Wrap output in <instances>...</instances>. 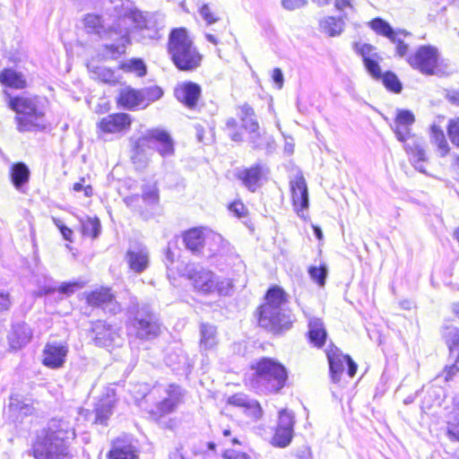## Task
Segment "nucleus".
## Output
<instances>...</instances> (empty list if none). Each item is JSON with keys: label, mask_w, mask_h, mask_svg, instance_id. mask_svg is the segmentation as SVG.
Wrapping results in <instances>:
<instances>
[{"label": "nucleus", "mask_w": 459, "mask_h": 459, "mask_svg": "<svg viewBox=\"0 0 459 459\" xmlns=\"http://www.w3.org/2000/svg\"><path fill=\"white\" fill-rule=\"evenodd\" d=\"M380 57H371L369 59L364 60V65L368 71V73L376 80H380L382 77V72L380 65L378 64L377 59Z\"/></svg>", "instance_id": "47"}, {"label": "nucleus", "mask_w": 459, "mask_h": 459, "mask_svg": "<svg viewBox=\"0 0 459 459\" xmlns=\"http://www.w3.org/2000/svg\"><path fill=\"white\" fill-rule=\"evenodd\" d=\"M447 134L451 143L459 148V117L450 121L447 127Z\"/></svg>", "instance_id": "50"}, {"label": "nucleus", "mask_w": 459, "mask_h": 459, "mask_svg": "<svg viewBox=\"0 0 459 459\" xmlns=\"http://www.w3.org/2000/svg\"><path fill=\"white\" fill-rule=\"evenodd\" d=\"M268 169L261 162H256L249 168L239 169L236 173L238 179L250 191L255 192L261 187L263 179L266 177Z\"/></svg>", "instance_id": "14"}, {"label": "nucleus", "mask_w": 459, "mask_h": 459, "mask_svg": "<svg viewBox=\"0 0 459 459\" xmlns=\"http://www.w3.org/2000/svg\"><path fill=\"white\" fill-rule=\"evenodd\" d=\"M127 329L141 340H152L160 333L158 315L145 303L133 304L128 310Z\"/></svg>", "instance_id": "7"}, {"label": "nucleus", "mask_w": 459, "mask_h": 459, "mask_svg": "<svg viewBox=\"0 0 459 459\" xmlns=\"http://www.w3.org/2000/svg\"><path fill=\"white\" fill-rule=\"evenodd\" d=\"M110 289H99L92 291L87 300L90 305L102 307L104 310L116 314L121 310L120 305L109 292Z\"/></svg>", "instance_id": "21"}, {"label": "nucleus", "mask_w": 459, "mask_h": 459, "mask_svg": "<svg viewBox=\"0 0 459 459\" xmlns=\"http://www.w3.org/2000/svg\"><path fill=\"white\" fill-rule=\"evenodd\" d=\"M53 222L59 229L63 238L65 240L72 242L73 230L70 228L66 227L60 219L53 218Z\"/></svg>", "instance_id": "56"}, {"label": "nucleus", "mask_w": 459, "mask_h": 459, "mask_svg": "<svg viewBox=\"0 0 459 459\" xmlns=\"http://www.w3.org/2000/svg\"><path fill=\"white\" fill-rule=\"evenodd\" d=\"M201 87L193 82H186L178 85L175 89L176 98L189 108H195L201 96Z\"/></svg>", "instance_id": "20"}, {"label": "nucleus", "mask_w": 459, "mask_h": 459, "mask_svg": "<svg viewBox=\"0 0 459 459\" xmlns=\"http://www.w3.org/2000/svg\"><path fill=\"white\" fill-rule=\"evenodd\" d=\"M238 116L242 122L243 128L247 133H254V131L259 129V124L255 118V110L248 103H244L239 107Z\"/></svg>", "instance_id": "30"}, {"label": "nucleus", "mask_w": 459, "mask_h": 459, "mask_svg": "<svg viewBox=\"0 0 459 459\" xmlns=\"http://www.w3.org/2000/svg\"><path fill=\"white\" fill-rule=\"evenodd\" d=\"M184 275L194 287H221L215 273L199 264H187Z\"/></svg>", "instance_id": "13"}, {"label": "nucleus", "mask_w": 459, "mask_h": 459, "mask_svg": "<svg viewBox=\"0 0 459 459\" xmlns=\"http://www.w3.org/2000/svg\"><path fill=\"white\" fill-rule=\"evenodd\" d=\"M308 336L310 342L316 347L324 345L326 339V331L322 321L318 318H313L308 324Z\"/></svg>", "instance_id": "32"}, {"label": "nucleus", "mask_w": 459, "mask_h": 459, "mask_svg": "<svg viewBox=\"0 0 459 459\" xmlns=\"http://www.w3.org/2000/svg\"><path fill=\"white\" fill-rule=\"evenodd\" d=\"M283 289H268L266 302L260 307L258 324L261 327L278 333L288 330L292 325V316L282 308L287 302Z\"/></svg>", "instance_id": "3"}, {"label": "nucleus", "mask_w": 459, "mask_h": 459, "mask_svg": "<svg viewBox=\"0 0 459 459\" xmlns=\"http://www.w3.org/2000/svg\"><path fill=\"white\" fill-rule=\"evenodd\" d=\"M11 306L10 294L5 289L0 290V311L9 309Z\"/></svg>", "instance_id": "62"}, {"label": "nucleus", "mask_w": 459, "mask_h": 459, "mask_svg": "<svg viewBox=\"0 0 459 459\" xmlns=\"http://www.w3.org/2000/svg\"><path fill=\"white\" fill-rule=\"evenodd\" d=\"M108 459H138V450L131 441L123 438L116 439L108 454Z\"/></svg>", "instance_id": "24"}, {"label": "nucleus", "mask_w": 459, "mask_h": 459, "mask_svg": "<svg viewBox=\"0 0 459 459\" xmlns=\"http://www.w3.org/2000/svg\"><path fill=\"white\" fill-rule=\"evenodd\" d=\"M9 98V108L16 112L15 121L17 130L21 133L42 131L46 128L45 108L43 101L39 97H12L4 91Z\"/></svg>", "instance_id": "4"}, {"label": "nucleus", "mask_w": 459, "mask_h": 459, "mask_svg": "<svg viewBox=\"0 0 459 459\" xmlns=\"http://www.w3.org/2000/svg\"><path fill=\"white\" fill-rule=\"evenodd\" d=\"M182 242L192 255L207 258L222 256L230 249L221 235L204 227H195L182 232Z\"/></svg>", "instance_id": "2"}, {"label": "nucleus", "mask_w": 459, "mask_h": 459, "mask_svg": "<svg viewBox=\"0 0 459 459\" xmlns=\"http://www.w3.org/2000/svg\"><path fill=\"white\" fill-rule=\"evenodd\" d=\"M133 163L135 165L136 169H143L148 164V155L146 152H143L133 149V154L131 156Z\"/></svg>", "instance_id": "51"}, {"label": "nucleus", "mask_w": 459, "mask_h": 459, "mask_svg": "<svg viewBox=\"0 0 459 459\" xmlns=\"http://www.w3.org/2000/svg\"><path fill=\"white\" fill-rule=\"evenodd\" d=\"M117 29L119 30V32L117 33L115 31L116 34H117L120 38V42L117 44H110L107 46V48L110 50V52L114 54L120 55L125 52L126 50V42H128V30L126 28H121L120 24L117 25L112 24L110 26V34L113 33L114 30H117Z\"/></svg>", "instance_id": "35"}, {"label": "nucleus", "mask_w": 459, "mask_h": 459, "mask_svg": "<svg viewBox=\"0 0 459 459\" xmlns=\"http://www.w3.org/2000/svg\"><path fill=\"white\" fill-rule=\"evenodd\" d=\"M247 413L255 420H259L263 415L260 404L256 401H252L247 407Z\"/></svg>", "instance_id": "57"}, {"label": "nucleus", "mask_w": 459, "mask_h": 459, "mask_svg": "<svg viewBox=\"0 0 459 459\" xmlns=\"http://www.w3.org/2000/svg\"><path fill=\"white\" fill-rule=\"evenodd\" d=\"M293 426L294 413L292 411H288L287 409L281 410L279 411L277 428L293 431Z\"/></svg>", "instance_id": "44"}, {"label": "nucleus", "mask_w": 459, "mask_h": 459, "mask_svg": "<svg viewBox=\"0 0 459 459\" xmlns=\"http://www.w3.org/2000/svg\"><path fill=\"white\" fill-rule=\"evenodd\" d=\"M252 401L253 400H248L246 395L241 394L232 395L229 398V403L230 404L245 407L246 409Z\"/></svg>", "instance_id": "60"}, {"label": "nucleus", "mask_w": 459, "mask_h": 459, "mask_svg": "<svg viewBox=\"0 0 459 459\" xmlns=\"http://www.w3.org/2000/svg\"><path fill=\"white\" fill-rule=\"evenodd\" d=\"M124 68L128 72L135 73L139 77L146 74V65L143 61L139 58L131 59L128 63L124 65Z\"/></svg>", "instance_id": "46"}, {"label": "nucleus", "mask_w": 459, "mask_h": 459, "mask_svg": "<svg viewBox=\"0 0 459 459\" xmlns=\"http://www.w3.org/2000/svg\"><path fill=\"white\" fill-rule=\"evenodd\" d=\"M446 342L452 351H459V329L448 328L446 333Z\"/></svg>", "instance_id": "53"}, {"label": "nucleus", "mask_w": 459, "mask_h": 459, "mask_svg": "<svg viewBox=\"0 0 459 459\" xmlns=\"http://www.w3.org/2000/svg\"><path fill=\"white\" fill-rule=\"evenodd\" d=\"M308 273L319 286H324L325 284V279L327 276V267L325 265H320L319 267L310 266Z\"/></svg>", "instance_id": "45"}, {"label": "nucleus", "mask_w": 459, "mask_h": 459, "mask_svg": "<svg viewBox=\"0 0 459 459\" xmlns=\"http://www.w3.org/2000/svg\"><path fill=\"white\" fill-rule=\"evenodd\" d=\"M9 410L16 420H22L28 415L32 414L33 407L18 400H12L9 403Z\"/></svg>", "instance_id": "37"}, {"label": "nucleus", "mask_w": 459, "mask_h": 459, "mask_svg": "<svg viewBox=\"0 0 459 459\" xmlns=\"http://www.w3.org/2000/svg\"><path fill=\"white\" fill-rule=\"evenodd\" d=\"M408 64L426 75L436 74L438 62V51L432 46H420L413 55L407 58Z\"/></svg>", "instance_id": "9"}, {"label": "nucleus", "mask_w": 459, "mask_h": 459, "mask_svg": "<svg viewBox=\"0 0 459 459\" xmlns=\"http://www.w3.org/2000/svg\"><path fill=\"white\" fill-rule=\"evenodd\" d=\"M223 457L225 459H249V455H247L246 453L232 449L226 450L223 454Z\"/></svg>", "instance_id": "63"}, {"label": "nucleus", "mask_w": 459, "mask_h": 459, "mask_svg": "<svg viewBox=\"0 0 459 459\" xmlns=\"http://www.w3.org/2000/svg\"><path fill=\"white\" fill-rule=\"evenodd\" d=\"M307 4V0H281V5L288 11H294L304 7Z\"/></svg>", "instance_id": "58"}, {"label": "nucleus", "mask_w": 459, "mask_h": 459, "mask_svg": "<svg viewBox=\"0 0 459 459\" xmlns=\"http://www.w3.org/2000/svg\"><path fill=\"white\" fill-rule=\"evenodd\" d=\"M134 28L141 30L143 38L157 39L160 38V30L163 29V20L160 15L152 13H143L139 12L134 14V20L132 22Z\"/></svg>", "instance_id": "11"}, {"label": "nucleus", "mask_w": 459, "mask_h": 459, "mask_svg": "<svg viewBox=\"0 0 459 459\" xmlns=\"http://www.w3.org/2000/svg\"><path fill=\"white\" fill-rule=\"evenodd\" d=\"M168 52L180 71H193L201 65L202 55L194 46L185 28L173 29L169 36Z\"/></svg>", "instance_id": "5"}, {"label": "nucleus", "mask_w": 459, "mask_h": 459, "mask_svg": "<svg viewBox=\"0 0 459 459\" xmlns=\"http://www.w3.org/2000/svg\"><path fill=\"white\" fill-rule=\"evenodd\" d=\"M84 25L90 32H94L100 37H104L107 33L102 24V19L96 14H87L84 18Z\"/></svg>", "instance_id": "40"}, {"label": "nucleus", "mask_w": 459, "mask_h": 459, "mask_svg": "<svg viewBox=\"0 0 459 459\" xmlns=\"http://www.w3.org/2000/svg\"><path fill=\"white\" fill-rule=\"evenodd\" d=\"M142 197L148 204H155L159 201V194L156 186H146L143 190Z\"/></svg>", "instance_id": "52"}, {"label": "nucleus", "mask_w": 459, "mask_h": 459, "mask_svg": "<svg viewBox=\"0 0 459 459\" xmlns=\"http://www.w3.org/2000/svg\"><path fill=\"white\" fill-rule=\"evenodd\" d=\"M0 82L6 87L17 90L24 89L27 85L23 74L13 68H4L0 73Z\"/></svg>", "instance_id": "28"}, {"label": "nucleus", "mask_w": 459, "mask_h": 459, "mask_svg": "<svg viewBox=\"0 0 459 459\" xmlns=\"http://www.w3.org/2000/svg\"><path fill=\"white\" fill-rule=\"evenodd\" d=\"M30 170L24 162H16L11 166L10 178L14 187L22 191V187L29 182Z\"/></svg>", "instance_id": "26"}, {"label": "nucleus", "mask_w": 459, "mask_h": 459, "mask_svg": "<svg viewBox=\"0 0 459 459\" xmlns=\"http://www.w3.org/2000/svg\"><path fill=\"white\" fill-rule=\"evenodd\" d=\"M33 331L25 322L13 324L7 334V342L12 351H18L26 346L32 339Z\"/></svg>", "instance_id": "18"}, {"label": "nucleus", "mask_w": 459, "mask_h": 459, "mask_svg": "<svg viewBox=\"0 0 459 459\" xmlns=\"http://www.w3.org/2000/svg\"><path fill=\"white\" fill-rule=\"evenodd\" d=\"M394 131L400 142H405L407 135L410 134L409 126L403 124H394Z\"/></svg>", "instance_id": "61"}, {"label": "nucleus", "mask_w": 459, "mask_h": 459, "mask_svg": "<svg viewBox=\"0 0 459 459\" xmlns=\"http://www.w3.org/2000/svg\"><path fill=\"white\" fill-rule=\"evenodd\" d=\"M114 401L112 399L101 400L96 407L95 423L107 425L108 420L113 412Z\"/></svg>", "instance_id": "34"}, {"label": "nucleus", "mask_w": 459, "mask_h": 459, "mask_svg": "<svg viewBox=\"0 0 459 459\" xmlns=\"http://www.w3.org/2000/svg\"><path fill=\"white\" fill-rule=\"evenodd\" d=\"M331 377L333 382H338L345 368L348 367V375L353 377L357 372V365L348 355H343L338 349L330 350L326 352Z\"/></svg>", "instance_id": "12"}, {"label": "nucleus", "mask_w": 459, "mask_h": 459, "mask_svg": "<svg viewBox=\"0 0 459 459\" xmlns=\"http://www.w3.org/2000/svg\"><path fill=\"white\" fill-rule=\"evenodd\" d=\"M291 198L294 210L298 216L305 219V211L308 208V190L306 180L302 175L297 176L290 182Z\"/></svg>", "instance_id": "16"}, {"label": "nucleus", "mask_w": 459, "mask_h": 459, "mask_svg": "<svg viewBox=\"0 0 459 459\" xmlns=\"http://www.w3.org/2000/svg\"><path fill=\"white\" fill-rule=\"evenodd\" d=\"M415 121L414 116L410 110H400L394 120V124L411 126Z\"/></svg>", "instance_id": "54"}, {"label": "nucleus", "mask_w": 459, "mask_h": 459, "mask_svg": "<svg viewBox=\"0 0 459 459\" xmlns=\"http://www.w3.org/2000/svg\"><path fill=\"white\" fill-rule=\"evenodd\" d=\"M132 120L128 114L117 113L103 117L100 128L105 133H119L131 126Z\"/></svg>", "instance_id": "22"}, {"label": "nucleus", "mask_w": 459, "mask_h": 459, "mask_svg": "<svg viewBox=\"0 0 459 459\" xmlns=\"http://www.w3.org/2000/svg\"><path fill=\"white\" fill-rule=\"evenodd\" d=\"M162 394V399L156 403L155 409L151 413L160 418L175 411L182 398V389L177 385H169L167 387H156L152 391V394Z\"/></svg>", "instance_id": "10"}, {"label": "nucleus", "mask_w": 459, "mask_h": 459, "mask_svg": "<svg viewBox=\"0 0 459 459\" xmlns=\"http://www.w3.org/2000/svg\"><path fill=\"white\" fill-rule=\"evenodd\" d=\"M68 352V346L64 342H48L42 354V363L50 368L63 367Z\"/></svg>", "instance_id": "15"}, {"label": "nucleus", "mask_w": 459, "mask_h": 459, "mask_svg": "<svg viewBox=\"0 0 459 459\" xmlns=\"http://www.w3.org/2000/svg\"><path fill=\"white\" fill-rule=\"evenodd\" d=\"M248 142L253 149L266 150L267 152L274 149L275 143L273 137L267 133L256 129L254 133H248Z\"/></svg>", "instance_id": "27"}, {"label": "nucleus", "mask_w": 459, "mask_h": 459, "mask_svg": "<svg viewBox=\"0 0 459 459\" xmlns=\"http://www.w3.org/2000/svg\"><path fill=\"white\" fill-rule=\"evenodd\" d=\"M200 347L207 351L214 349L218 344L217 329L210 324H202L200 326Z\"/></svg>", "instance_id": "31"}, {"label": "nucleus", "mask_w": 459, "mask_h": 459, "mask_svg": "<svg viewBox=\"0 0 459 459\" xmlns=\"http://www.w3.org/2000/svg\"><path fill=\"white\" fill-rule=\"evenodd\" d=\"M97 69L98 76L101 81L104 82H109L113 81L114 74L109 69H107L106 67H98Z\"/></svg>", "instance_id": "64"}, {"label": "nucleus", "mask_w": 459, "mask_h": 459, "mask_svg": "<svg viewBox=\"0 0 459 459\" xmlns=\"http://www.w3.org/2000/svg\"><path fill=\"white\" fill-rule=\"evenodd\" d=\"M199 12L200 15L207 24H212L219 20V18L212 12L208 4H203Z\"/></svg>", "instance_id": "55"}, {"label": "nucleus", "mask_w": 459, "mask_h": 459, "mask_svg": "<svg viewBox=\"0 0 459 459\" xmlns=\"http://www.w3.org/2000/svg\"><path fill=\"white\" fill-rule=\"evenodd\" d=\"M293 436V431L276 428L275 434L273 437V445L279 447H285L287 446Z\"/></svg>", "instance_id": "43"}, {"label": "nucleus", "mask_w": 459, "mask_h": 459, "mask_svg": "<svg viewBox=\"0 0 459 459\" xmlns=\"http://www.w3.org/2000/svg\"><path fill=\"white\" fill-rule=\"evenodd\" d=\"M344 22L342 19H336L335 17L329 16L320 22V27L324 32L331 37L340 35L343 30Z\"/></svg>", "instance_id": "36"}, {"label": "nucleus", "mask_w": 459, "mask_h": 459, "mask_svg": "<svg viewBox=\"0 0 459 459\" xmlns=\"http://www.w3.org/2000/svg\"><path fill=\"white\" fill-rule=\"evenodd\" d=\"M143 93V100L148 102H153L160 99L163 95V91L158 86H152L141 90Z\"/></svg>", "instance_id": "49"}, {"label": "nucleus", "mask_w": 459, "mask_h": 459, "mask_svg": "<svg viewBox=\"0 0 459 459\" xmlns=\"http://www.w3.org/2000/svg\"><path fill=\"white\" fill-rule=\"evenodd\" d=\"M255 370L252 385L264 393L280 392L286 384L288 373L285 367L272 358H262L252 366Z\"/></svg>", "instance_id": "6"}, {"label": "nucleus", "mask_w": 459, "mask_h": 459, "mask_svg": "<svg viewBox=\"0 0 459 459\" xmlns=\"http://www.w3.org/2000/svg\"><path fill=\"white\" fill-rule=\"evenodd\" d=\"M354 48L361 56L363 61L371 57H378L377 52H375V47L368 43H355Z\"/></svg>", "instance_id": "48"}, {"label": "nucleus", "mask_w": 459, "mask_h": 459, "mask_svg": "<svg viewBox=\"0 0 459 459\" xmlns=\"http://www.w3.org/2000/svg\"><path fill=\"white\" fill-rule=\"evenodd\" d=\"M369 26L377 34L384 36L388 39L397 32V30H394L386 21L379 17L371 20L369 22Z\"/></svg>", "instance_id": "38"}, {"label": "nucleus", "mask_w": 459, "mask_h": 459, "mask_svg": "<svg viewBox=\"0 0 459 459\" xmlns=\"http://www.w3.org/2000/svg\"><path fill=\"white\" fill-rule=\"evenodd\" d=\"M109 4L110 7H108V10H112L119 22L128 20L132 23L134 14L140 12L130 0H109Z\"/></svg>", "instance_id": "25"}, {"label": "nucleus", "mask_w": 459, "mask_h": 459, "mask_svg": "<svg viewBox=\"0 0 459 459\" xmlns=\"http://www.w3.org/2000/svg\"><path fill=\"white\" fill-rule=\"evenodd\" d=\"M404 148L415 169L425 174L426 168L423 163L427 160V157L423 143L418 139H411Z\"/></svg>", "instance_id": "23"}, {"label": "nucleus", "mask_w": 459, "mask_h": 459, "mask_svg": "<svg viewBox=\"0 0 459 459\" xmlns=\"http://www.w3.org/2000/svg\"><path fill=\"white\" fill-rule=\"evenodd\" d=\"M134 150L146 152L147 150L156 149L162 157L174 154V142L170 134L160 128L148 130L134 142Z\"/></svg>", "instance_id": "8"}, {"label": "nucleus", "mask_w": 459, "mask_h": 459, "mask_svg": "<svg viewBox=\"0 0 459 459\" xmlns=\"http://www.w3.org/2000/svg\"><path fill=\"white\" fill-rule=\"evenodd\" d=\"M380 80H382L385 87L394 93H400L403 90L402 82L393 72H385L382 74Z\"/></svg>", "instance_id": "42"}, {"label": "nucleus", "mask_w": 459, "mask_h": 459, "mask_svg": "<svg viewBox=\"0 0 459 459\" xmlns=\"http://www.w3.org/2000/svg\"><path fill=\"white\" fill-rule=\"evenodd\" d=\"M141 91L126 88L120 91L117 102L126 109H133L143 103Z\"/></svg>", "instance_id": "29"}, {"label": "nucleus", "mask_w": 459, "mask_h": 459, "mask_svg": "<svg viewBox=\"0 0 459 459\" xmlns=\"http://www.w3.org/2000/svg\"><path fill=\"white\" fill-rule=\"evenodd\" d=\"M94 342L100 347L120 345L122 338L118 330L105 322L99 321L93 326Z\"/></svg>", "instance_id": "17"}, {"label": "nucleus", "mask_w": 459, "mask_h": 459, "mask_svg": "<svg viewBox=\"0 0 459 459\" xmlns=\"http://www.w3.org/2000/svg\"><path fill=\"white\" fill-rule=\"evenodd\" d=\"M82 231L85 236H90L92 238H97L101 231V224L99 218L87 217L86 220L81 221Z\"/></svg>", "instance_id": "39"}, {"label": "nucleus", "mask_w": 459, "mask_h": 459, "mask_svg": "<svg viewBox=\"0 0 459 459\" xmlns=\"http://www.w3.org/2000/svg\"><path fill=\"white\" fill-rule=\"evenodd\" d=\"M126 261L133 272L141 273L150 263L147 247L142 245L130 246L126 254Z\"/></svg>", "instance_id": "19"}, {"label": "nucleus", "mask_w": 459, "mask_h": 459, "mask_svg": "<svg viewBox=\"0 0 459 459\" xmlns=\"http://www.w3.org/2000/svg\"><path fill=\"white\" fill-rule=\"evenodd\" d=\"M74 429L65 420H52L45 436L33 446L35 459H73L67 446Z\"/></svg>", "instance_id": "1"}, {"label": "nucleus", "mask_w": 459, "mask_h": 459, "mask_svg": "<svg viewBox=\"0 0 459 459\" xmlns=\"http://www.w3.org/2000/svg\"><path fill=\"white\" fill-rule=\"evenodd\" d=\"M446 436L452 441H459V422H447Z\"/></svg>", "instance_id": "59"}, {"label": "nucleus", "mask_w": 459, "mask_h": 459, "mask_svg": "<svg viewBox=\"0 0 459 459\" xmlns=\"http://www.w3.org/2000/svg\"><path fill=\"white\" fill-rule=\"evenodd\" d=\"M410 35L405 30H397V32L389 39L393 44L396 46V55L400 57H403L407 55L409 50L408 44L404 43L402 36L406 37Z\"/></svg>", "instance_id": "41"}, {"label": "nucleus", "mask_w": 459, "mask_h": 459, "mask_svg": "<svg viewBox=\"0 0 459 459\" xmlns=\"http://www.w3.org/2000/svg\"><path fill=\"white\" fill-rule=\"evenodd\" d=\"M431 142L437 146V152L440 157L443 158L448 154L450 147L444 132L436 126L431 127Z\"/></svg>", "instance_id": "33"}]
</instances>
